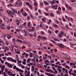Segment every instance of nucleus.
Segmentation results:
<instances>
[{
	"instance_id": "cd10ccee",
	"label": "nucleus",
	"mask_w": 76,
	"mask_h": 76,
	"mask_svg": "<svg viewBox=\"0 0 76 76\" xmlns=\"http://www.w3.org/2000/svg\"><path fill=\"white\" fill-rule=\"evenodd\" d=\"M24 32H25V34H27L28 33V30L27 29H25L24 30Z\"/></svg>"
},
{
	"instance_id": "c03bdc74",
	"label": "nucleus",
	"mask_w": 76,
	"mask_h": 76,
	"mask_svg": "<svg viewBox=\"0 0 76 76\" xmlns=\"http://www.w3.org/2000/svg\"><path fill=\"white\" fill-rule=\"evenodd\" d=\"M58 36L60 38H61L62 37V36L61 35V34L59 33Z\"/></svg>"
},
{
	"instance_id": "37998d69",
	"label": "nucleus",
	"mask_w": 76,
	"mask_h": 76,
	"mask_svg": "<svg viewBox=\"0 0 76 76\" xmlns=\"http://www.w3.org/2000/svg\"><path fill=\"white\" fill-rule=\"evenodd\" d=\"M57 13H58V14H60V13H61V11H58L57 12Z\"/></svg>"
},
{
	"instance_id": "39448f33",
	"label": "nucleus",
	"mask_w": 76,
	"mask_h": 76,
	"mask_svg": "<svg viewBox=\"0 0 76 76\" xmlns=\"http://www.w3.org/2000/svg\"><path fill=\"white\" fill-rule=\"evenodd\" d=\"M0 26H1V29H5L4 28V25L2 23H0Z\"/></svg>"
},
{
	"instance_id": "473e14b6",
	"label": "nucleus",
	"mask_w": 76,
	"mask_h": 76,
	"mask_svg": "<svg viewBox=\"0 0 76 76\" xmlns=\"http://www.w3.org/2000/svg\"><path fill=\"white\" fill-rule=\"evenodd\" d=\"M20 63H22V61L21 60L19 61L18 62L17 64H20Z\"/></svg>"
},
{
	"instance_id": "e2e57ef3",
	"label": "nucleus",
	"mask_w": 76,
	"mask_h": 76,
	"mask_svg": "<svg viewBox=\"0 0 76 76\" xmlns=\"http://www.w3.org/2000/svg\"><path fill=\"white\" fill-rule=\"evenodd\" d=\"M27 19L28 20H30V17H29V16H27Z\"/></svg>"
},
{
	"instance_id": "2eb2a0df",
	"label": "nucleus",
	"mask_w": 76,
	"mask_h": 76,
	"mask_svg": "<svg viewBox=\"0 0 76 76\" xmlns=\"http://www.w3.org/2000/svg\"><path fill=\"white\" fill-rule=\"evenodd\" d=\"M28 74H26L25 75V76H30V75H29V74H30V71H28Z\"/></svg>"
},
{
	"instance_id": "b1692460",
	"label": "nucleus",
	"mask_w": 76,
	"mask_h": 76,
	"mask_svg": "<svg viewBox=\"0 0 76 76\" xmlns=\"http://www.w3.org/2000/svg\"><path fill=\"white\" fill-rule=\"evenodd\" d=\"M12 37V36L11 35L8 36L7 37V38L8 39H10Z\"/></svg>"
},
{
	"instance_id": "bf43d9fd",
	"label": "nucleus",
	"mask_w": 76,
	"mask_h": 76,
	"mask_svg": "<svg viewBox=\"0 0 76 76\" xmlns=\"http://www.w3.org/2000/svg\"><path fill=\"white\" fill-rule=\"evenodd\" d=\"M52 56H53L54 57L56 56V55L53 53L52 54Z\"/></svg>"
},
{
	"instance_id": "6ab92c4d",
	"label": "nucleus",
	"mask_w": 76,
	"mask_h": 76,
	"mask_svg": "<svg viewBox=\"0 0 76 76\" xmlns=\"http://www.w3.org/2000/svg\"><path fill=\"white\" fill-rule=\"evenodd\" d=\"M13 69H15V70H17L18 69V68L16 67V66L15 65L13 67Z\"/></svg>"
},
{
	"instance_id": "bb28decb",
	"label": "nucleus",
	"mask_w": 76,
	"mask_h": 76,
	"mask_svg": "<svg viewBox=\"0 0 76 76\" xmlns=\"http://www.w3.org/2000/svg\"><path fill=\"white\" fill-rule=\"evenodd\" d=\"M50 16H52V17H54V14L53 13H50Z\"/></svg>"
},
{
	"instance_id": "de8ad7c7",
	"label": "nucleus",
	"mask_w": 76,
	"mask_h": 76,
	"mask_svg": "<svg viewBox=\"0 0 76 76\" xmlns=\"http://www.w3.org/2000/svg\"><path fill=\"white\" fill-rule=\"evenodd\" d=\"M43 58L44 59V60H47V58L46 57H44V56H43Z\"/></svg>"
},
{
	"instance_id": "dca6fc26",
	"label": "nucleus",
	"mask_w": 76,
	"mask_h": 76,
	"mask_svg": "<svg viewBox=\"0 0 76 76\" xmlns=\"http://www.w3.org/2000/svg\"><path fill=\"white\" fill-rule=\"evenodd\" d=\"M53 26L54 27H56V28H59V26H57V25L56 24H54L53 25Z\"/></svg>"
},
{
	"instance_id": "a878e982",
	"label": "nucleus",
	"mask_w": 76,
	"mask_h": 76,
	"mask_svg": "<svg viewBox=\"0 0 76 76\" xmlns=\"http://www.w3.org/2000/svg\"><path fill=\"white\" fill-rule=\"evenodd\" d=\"M29 35V36L30 37H31V38H32L33 37V35H32L31 34H29V33H28L27 35Z\"/></svg>"
},
{
	"instance_id": "0eeeda50",
	"label": "nucleus",
	"mask_w": 76,
	"mask_h": 76,
	"mask_svg": "<svg viewBox=\"0 0 76 76\" xmlns=\"http://www.w3.org/2000/svg\"><path fill=\"white\" fill-rule=\"evenodd\" d=\"M68 20L69 22H70V20L71 22H73V18H70V17H69Z\"/></svg>"
},
{
	"instance_id": "7ed1b4c3",
	"label": "nucleus",
	"mask_w": 76,
	"mask_h": 76,
	"mask_svg": "<svg viewBox=\"0 0 76 76\" xmlns=\"http://www.w3.org/2000/svg\"><path fill=\"white\" fill-rule=\"evenodd\" d=\"M58 7V5H56V6L53 5H52L51 6V7H52L53 9H55V10H57V9Z\"/></svg>"
},
{
	"instance_id": "052dcab7",
	"label": "nucleus",
	"mask_w": 76,
	"mask_h": 76,
	"mask_svg": "<svg viewBox=\"0 0 76 76\" xmlns=\"http://www.w3.org/2000/svg\"><path fill=\"white\" fill-rule=\"evenodd\" d=\"M55 22L56 23H59V21H58L57 20H56L55 21Z\"/></svg>"
},
{
	"instance_id": "9b49d317",
	"label": "nucleus",
	"mask_w": 76,
	"mask_h": 76,
	"mask_svg": "<svg viewBox=\"0 0 76 76\" xmlns=\"http://www.w3.org/2000/svg\"><path fill=\"white\" fill-rule=\"evenodd\" d=\"M59 46L60 47L62 48H63L64 47V45L62 44H59Z\"/></svg>"
},
{
	"instance_id": "5fc2aeb1",
	"label": "nucleus",
	"mask_w": 76,
	"mask_h": 76,
	"mask_svg": "<svg viewBox=\"0 0 76 76\" xmlns=\"http://www.w3.org/2000/svg\"><path fill=\"white\" fill-rule=\"evenodd\" d=\"M26 4L27 6H29L30 4H29V2H26Z\"/></svg>"
},
{
	"instance_id": "8fccbe9b",
	"label": "nucleus",
	"mask_w": 76,
	"mask_h": 76,
	"mask_svg": "<svg viewBox=\"0 0 76 76\" xmlns=\"http://www.w3.org/2000/svg\"><path fill=\"white\" fill-rule=\"evenodd\" d=\"M5 42L6 45H9V42H8L7 41H6Z\"/></svg>"
},
{
	"instance_id": "20e7f679",
	"label": "nucleus",
	"mask_w": 76,
	"mask_h": 76,
	"mask_svg": "<svg viewBox=\"0 0 76 76\" xmlns=\"http://www.w3.org/2000/svg\"><path fill=\"white\" fill-rule=\"evenodd\" d=\"M8 74L9 75H11V76H15V74H13V73L11 72V71H8Z\"/></svg>"
},
{
	"instance_id": "f257e3e1",
	"label": "nucleus",
	"mask_w": 76,
	"mask_h": 76,
	"mask_svg": "<svg viewBox=\"0 0 76 76\" xmlns=\"http://www.w3.org/2000/svg\"><path fill=\"white\" fill-rule=\"evenodd\" d=\"M18 1H17L16 2V4L15 5V6L16 7H19V6H17V5H18V6H22V3L21 2H20L19 3H18Z\"/></svg>"
},
{
	"instance_id": "13d9d810",
	"label": "nucleus",
	"mask_w": 76,
	"mask_h": 76,
	"mask_svg": "<svg viewBox=\"0 0 76 76\" xmlns=\"http://www.w3.org/2000/svg\"><path fill=\"white\" fill-rule=\"evenodd\" d=\"M58 71H59V73H61V71H62L61 69H59L58 70Z\"/></svg>"
},
{
	"instance_id": "393cba45",
	"label": "nucleus",
	"mask_w": 76,
	"mask_h": 76,
	"mask_svg": "<svg viewBox=\"0 0 76 76\" xmlns=\"http://www.w3.org/2000/svg\"><path fill=\"white\" fill-rule=\"evenodd\" d=\"M22 14L23 16H26V15H27L26 13V12H25L24 13H22Z\"/></svg>"
},
{
	"instance_id": "a19ab883",
	"label": "nucleus",
	"mask_w": 76,
	"mask_h": 76,
	"mask_svg": "<svg viewBox=\"0 0 76 76\" xmlns=\"http://www.w3.org/2000/svg\"><path fill=\"white\" fill-rule=\"evenodd\" d=\"M45 15H46V16H49V14H48V13L45 12Z\"/></svg>"
},
{
	"instance_id": "412c9836",
	"label": "nucleus",
	"mask_w": 76,
	"mask_h": 76,
	"mask_svg": "<svg viewBox=\"0 0 76 76\" xmlns=\"http://www.w3.org/2000/svg\"><path fill=\"white\" fill-rule=\"evenodd\" d=\"M16 32H18V31H22V28H20V29H17L16 30Z\"/></svg>"
},
{
	"instance_id": "6e6552de",
	"label": "nucleus",
	"mask_w": 76,
	"mask_h": 76,
	"mask_svg": "<svg viewBox=\"0 0 76 76\" xmlns=\"http://www.w3.org/2000/svg\"><path fill=\"white\" fill-rule=\"evenodd\" d=\"M46 75H48V76H54L53 74H51L50 73H46Z\"/></svg>"
},
{
	"instance_id": "ddd939ff",
	"label": "nucleus",
	"mask_w": 76,
	"mask_h": 76,
	"mask_svg": "<svg viewBox=\"0 0 76 76\" xmlns=\"http://www.w3.org/2000/svg\"><path fill=\"white\" fill-rule=\"evenodd\" d=\"M30 53L29 54V56H30V57H31V58H32L33 57V53L30 52Z\"/></svg>"
},
{
	"instance_id": "423d86ee",
	"label": "nucleus",
	"mask_w": 76,
	"mask_h": 76,
	"mask_svg": "<svg viewBox=\"0 0 76 76\" xmlns=\"http://www.w3.org/2000/svg\"><path fill=\"white\" fill-rule=\"evenodd\" d=\"M49 2L51 4H55V3H56L54 0H53L52 1H49Z\"/></svg>"
},
{
	"instance_id": "680f3d73",
	"label": "nucleus",
	"mask_w": 76,
	"mask_h": 76,
	"mask_svg": "<svg viewBox=\"0 0 76 76\" xmlns=\"http://www.w3.org/2000/svg\"><path fill=\"white\" fill-rule=\"evenodd\" d=\"M49 72H51V73H54V71H53V70H50V71H49Z\"/></svg>"
},
{
	"instance_id": "72a5a7b5",
	"label": "nucleus",
	"mask_w": 76,
	"mask_h": 76,
	"mask_svg": "<svg viewBox=\"0 0 76 76\" xmlns=\"http://www.w3.org/2000/svg\"><path fill=\"white\" fill-rule=\"evenodd\" d=\"M71 2L72 3H74V2H76V0H70Z\"/></svg>"
},
{
	"instance_id": "4d7b16f0",
	"label": "nucleus",
	"mask_w": 76,
	"mask_h": 76,
	"mask_svg": "<svg viewBox=\"0 0 76 76\" xmlns=\"http://www.w3.org/2000/svg\"><path fill=\"white\" fill-rule=\"evenodd\" d=\"M66 63H63L62 64V66H64V67H65V66H66Z\"/></svg>"
},
{
	"instance_id": "69168bd1",
	"label": "nucleus",
	"mask_w": 76,
	"mask_h": 76,
	"mask_svg": "<svg viewBox=\"0 0 76 76\" xmlns=\"http://www.w3.org/2000/svg\"><path fill=\"white\" fill-rule=\"evenodd\" d=\"M10 57H8L7 58V59L8 60H9V61H10Z\"/></svg>"
},
{
	"instance_id": "e433bc0d",
	"label": "nucleus",
	"mask_w": 76,
	"mask_h": 76,
	"mask_svg": "<svg viewBox=\"0 0 76 76\" xmlns=\"http://www.w3.org/2000/svg\"><path fill=\"white\" fill-rule=\"evenodd\" d=\"M61 34L62 35H64V33L63 32V31H61Z\"/></svg>"
},
{
	"instance_id": "3c124183",
	"label": "nucleus",
	"mask_w": 76,
	"mask_h": 76,
	"mask_svg": "<svg viewBox=\"0 0 76 76\" xmlns=\"http://www.w3.org/2000/svg\"><path fill=\"white\" fill-rule=\"evenodd\" d=\"M43 3L42 2H40V5L41 6H43Z\"/></svg>"
},
{
	"instance_id": "774afa93",
	"label": "nucleus",
	"mask_w": 76,
	"mask_h": 76,
	"mask_svg": "<svg viewBox=\"0 0 76 76\" xmlns=\"http://www.w3.org/2000/svg\"><path fill=\"white\" fill-rule=\"evenodd\" d=\"M4 68H2L1 69V71L2 72H4Z\"/></svg>"
},
{
	"instance_id": "a211bd4d",
	"label": "nucleus",
	"mask_w": 76,
	"mask_h": 76,
	"mask_svg": "<svg viewBox=\"0 0 76 76\" xmlns=\"http://www.w3.org/2000/svg\"><path fill=\"white\" fill-rule=\"evenodd\" d=\"M11 10L12 11V12H13V13H14V14L15 15V13L16 12V11H15V10H14V9H13V8H12Z\"/></svg>"
},
{
	"instance_id": "49530a36",
	"label": "nucleus",
	"mask_w": 76,
	"mask_h": 76,
	"mask_svg": "<svg viewBox=\"0 0 76 76\" xmlns=\"http://www.w3.org/2000/svg\"><path fill=\"white\" fill-rule=\"evenodd\" d=\"M59 31H58V30H56L55 31V32L56 33V34H57V33L59 32Z\"/></svg>"
},
{
	"instance_id": "58836bf2",
	"label": "nucleus",
	"mask_w": 76,
	"mask_h": 76,
	"mask_svg": "<svg viewBox=\"0 0 76 76\" xmlns=\"http://www.w3.org/2000/svg\"><path fill=\"white\" fill-rule=\"evenodd\" d=\"M9 19L7 18L5 22H7V23H9Z\"/></svg>"
},
{
	"instance_id": "4be33fe9",
	"label": "nucleus",
	"mask_w": 76,
	"mask_h": 76,
	"mask_svg": "<svg viewBox=\"0 0 76 76\" xmlns=\"http://www.w3.org/2000/svg\"><path fill=\"white\" fill-rule=\"evenodd\" d=\"M3 19L5 20V22H6V20L7 19V18L6 17H4Z\"/></svg>"
},
{
	"instance_id": "2f4dec72",
	"label": "nucleus",
	"mask_w": 76,
	"mask_h": 76,
	"mask_svg": "<svg viewBox=\"0 0 76 76\" xmlns=\"http://www.w3.org/2000/svg\"><path fill=\"white\" fill-rule=\"evenodd\" d=\"M66 68V69H70V67H69V66H67V65H66L65 66Z\"/></svg>"
},
{
	"instance_id": "1a4fd4ad",
	"label": "nucleus",
	"mask_w": 76,
	"mask_h": 76,
	"mask_svg": "<svg viewBox=\"0 0 76 76\" xmlns=\"http://www.w3.org/2000/svg\"><path fill=\"white\" fill-rule=\"evenodd\" d=\"M15 52L17 54H20V51H19V50L18 49L15 50Z\"/></svg>"
},
{
	"instance_id": "c85d7f7f",
	"label": "nucleus",
	"mask_w": 76,
	"mask_h": 76,
	"mask_svg": "<svg viewBox=\"0 0 76 76\" xmlns=\"http://www.w3.org/2000/svg\"><path fill=\"white\" fill-rule=\"evenodd\" d=\"M28 6L31 9H32V5H31L30 4Z\"/></svg>"
},
{
	"instance_id": "f03ea898",
	"label": "nucleus",
	"mask_w": 76,
	"mask_h": 76,
	"mask_svg": "<svg viewBox=\"0 0 76 76\" xmlns=\"http://www.w3.org/2000/svg\"><path fill=\"white\" fill-rule=\"evenodd\" d=\"M7 13H8V14H9V15H10V16H11L12 17H13V16H12V15H14V13L12 12V11L10 10H9V11H7Z\"/></svg>"
},
{
	"instance_id": "603ef678",
	"label": "nucleus",
	"mask_w": 76,
	"mask_h": 76,
	"mask_svg": "<svg viewBox=\"0 0 76 76\" xmlns=\"http://www.w3.org/2000/svg\"><path fill=\"white\" fill-rule=\"evenodd\" d=\"M20 12H23V8H22L21 9V10H20Z\"/></svg>"
},
{
	"instance_id": "ea45409f",
	"label": "nucleus",
	"mask_w": 76,
	"mask_h": 76,
	"mask_svg": "<svg viewBox=\"0 0 76 76\" xmlns=\"http://www.w3.org/2000/svg\"><path fill=\"white\" fill-rule=\"evenodd\" d=\"M12 41L14 42H16V39H12Z\"/></svg>"
},
{
	"instance_id": "f704fd0d",
	"label": "nucleus",
	"mask_w": 76,
	"mask_h": 76,
	"mask_svg": "<svg viewBox=\"0 0 76 76\" xmlns=\"http://www.w3.org/2000/svg\"><path fill=\"white\" fill-rule=\"evenodd\" d=\"M23 43L24 44H28V43L27 42H26V41H23Z\"/></svg>"
},
{
	"instance_id": "6e6d98bb",
	"label": "nucleus",
	"mask_w": 76,
	"mask_h": 76,
	"mask_svg": "<svg viewBox=\"0 0 76 76\" xmlns=\"http://www.w3.org/2000/svg\"><path fill=\"white\" fill-rule=\"evenodd\" d=\"M19 74L20 75V76H24L23 75H22V73L21 72H20Z\"/></svg>"
},
{
	"instance_id": "09e8293b",
	"label": "nucleus",
	"mask_w": 76,
	"mask_h": 76,
	"mask_svg": "<svg viewBox=\"0 0 76 76\" xmlns=\"http://www.w3.org/2000/svg\"><path fill=\"white\" fill-rule=\"evenodd\" d=\"M52 68L53 70L54 71H55L56 70V69L55 68L53 67H52Z\"/></svg>"
},
{
	"instance_id": "f8f14e48",
	"label": "nucleus",
	"mask_w": 76,
	"mask_h": 76,
	"mask_svg": "<svg viewBox=\"0 0 76 76\" xmlns=\"http://www.w3.org/2000/svg\"><path fill=\"white\" fill-rule=\"evenodd\" d=\"M31 59H30V58H28L27 60V63H30V61H31Z\"/></svg>"
},
{
	"instance_id": "c9c22d12",
	"label": "nucleus",
	"mask_w": 76,
	"mask_h": 76,
	"mask_svg": "<svg viewBox=\"0 0 76 76\" xmlns=\"http://www.w3.org/2000/svg\"><path fill=\"white\" fill-rule=\"evenodd\" d=\"M17 71H19L20 72H21V71L22 70L19 69V68H18V69H17Z\"/></svg>"
},
{
	"instance_id": "79ce46f5",
	"label": "nucleus",
	"mask_w": 76,
	"mask_h": 76,
	"mask_svg": "<svg viewBox=\"0 0 76 76\" xmlns=\"http://www.w3.org/2000/svg\"><path fill=\"white\" fill-rule=\"evenodd\" d=\"M34 5L35 6H37L38 5V3H37V2H35Z\"/></svg>"
},
{
	"instance_id": "c756f323",
	"label": "nucleus",
	"mask_w": 76,
	"mask_h": 76,
	"mask_svg": "<svg viewBox=\"0 0 76 76\" xmlns=\"http://www.w3.org/2000/svg\"><path fill=\"white\" fill-rule=\"evenodd\" d=\"M32 29H31L32 31H34L35 30V27H33L32 26L31 27Z\"/></svg>"
},
{
	"instance_id": "aec40b11",
	"label": "nucleus",
	"mask_w": 76,
	"mask_h": 76,
	"mask_svg": "<svg viewBox=\"0 0 76 76\" xmlns=\"http://www.w3.org/2000/svg\"><path fill=\"white\" fill-rule=\"evenodd\" d=\"M68 10H72V8L70 6H69L68 9Z\"/></svg>"
},
{
	"instance_id": "a18cd8bd",
	"label": "nucleus",
	"mask_w": 76,
	"mask_h": 76,
	"mask_svg": "<svg viewBox=\"0 0 76 76\" xmlns=\"http://www.w3.org/2000/svg\"><path fill=\"white\" fill-rule=\"evenodd\" d=\"M51 41H52V42H53V44H56V42L53 41V40H51Z\"/></svg>"
},
{
	"instance_id": "9d476101",
	"label": "nucleus",
	"mask_w": 76,
	"mask_h": 76,
	"mask_svg": "<svg viewBox=\"0 0 76 76\" xmlns=\"http://www.w3.org/2000/svg\"><path fill=\"white\" fill-rule=\"evenodd\" d=\"M31 67L32 68L31 69V71L32 72H34L35 70V66H31Z\"/></svg>"
},
{
	"instance_id": "4468645a",
	"label": "nucleus",
	"mask_w": 76,
	"mask_h": 76,
	"mask_svg": "<svg viewBox=\"0 0 76 76\" xmlns=\"http://www.w3.org/2000/svg\"><path fill=\"white\" fill-rule=\"evenodd\" d=\"M8 66L9 67H10V68H12V67H13L12 64H9Z\"/></svg>"
},
{
	"instance_id": "f3484780",
	"label": "nucleus",
	"mask_w": 76,
	"mask_h": 76,
	"mask_svg": "<svg viewBox=\"0 0 76 76\" xmlns=\"http://www.w3.org/2000/svg\"><path fill=\"white\" fill-rule=\"evenodd\" d=\"M44 3L46 5H49V4H48V2L46 1H44Z\"/></svg>"
},
{
	"instance_id": "7c9ffc66",
	"label": "nucleus",
	"mask_w": 76,
	"mask_h": 76,
	"mask_svg": "<svg viewBox=\"0 0 76 76\" xmlns=\"http://www.w3.org/2000/svg\"><path fill=\"white\" fill-rule=\"evenodd\" d=\"M16 13L18 15H20V12L19 11H18V12H17V11H16Z\"/></svg>"
},
{
	"instance_id": "338daca9",
	"label": "nucleus",
	"mask_w": 76,
	"mask_h": 76,
	"mask_svg": "<svg viewBox=\"0 0 76 76\" xmlns=\"http://www.w3.org/2000/svg\"><path fill=\"white\" fill-rule=\"evenodd\" d=\"M60 62H56V64H60Z\"/></svg>"
},
{
	"instance_id": "4c0bfd02",
	"label": "nucleus",
	"mask_w": 76,
	"mask_h": 76,
	"mask_svg": "<svg viewBox=\"0 0 76 76\" xmlns=\"http://www.w3.org/2000/svg\"><path fill=\"white\" fill-rule=\"evenodd\" d=\"M22 64H24V65H26V62H24V61H23L22 62Z\"/></svg>"
},
{
	"instance_id": "5701e85b",
	"label": "nucleus",
	"mask_w": 76,
	"mask_h": 76,
	"mask_svg": "<svg viewBox=\"0 0 76 76\" xmlns=\"http://www.w3.org/2000/svg\"><path fill=\"white\" fill-rule=\"evenodd\" d=\"M43 39H47V37L42 36L41 37Z\"/></svg>"
},
{
	"instance_id": "0e129e2a",
	"label": "nucleus",
	"mask_w": 76,
	"mask_h": 76,
	"mask_svg": "<svg viewBox=\"0 0 76 76\" xmlns=\"http://www.w3.org/2000/svg\"><path fill=\"white\" fill-rule=\"evenodd\" d=\"M41 38H42V37H41V36H38V38L39 39H41Z\"/></svg>"
},
{
	"instance_id": "864d4df0",
	"label": "nucleus",
	"mask_w": 76,
	"mask_h": 76,
	"mask_svg": "<svg viewBox=\"0 0 76 76\" xmlns=\"http://www.w3.org/2000/svg\"><path fill=\"white\" fill-rule=\"evenodd\" d=\"M42 21L43 22H45V18H43L42 19Z\"/></svg>"
}]
</instances>
